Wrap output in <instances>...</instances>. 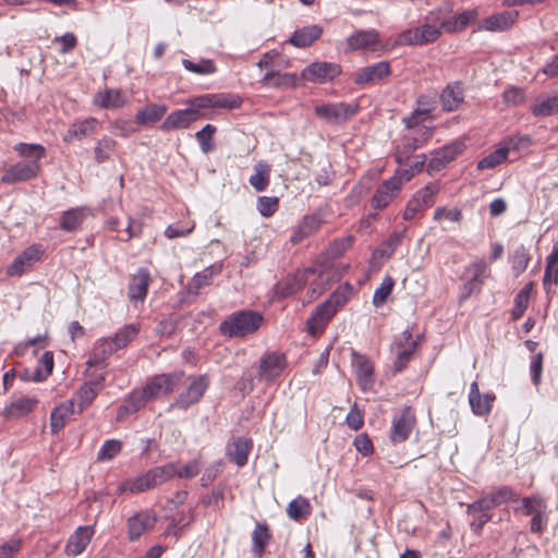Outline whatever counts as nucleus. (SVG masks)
Segmentation results:
<instances>
[{
	"label": "nucleus",
	"mask_w": 558,
	"mask_h": 558,
	"mask_svg": "<svg viewBox=\"0 0 558 558\" xmlns=\"http://www.w3.org/2000/svg\"><path fill=\"white\" fill-rule=\"evenodd\" d=\"M242 99L229 94H204L191 98L187 107L170 112L160 124L165 133L173 130L187 129L195 121L203 118H210L209 110L215 108L233 109L240 107Z\"/></svg>",
	"instance_id": "nucleus-1"
},
{
	"label": "nucleus",
	"mask_w": 558,
	"mask_h": 558,
	"mask_svg": "<svg viewBox=\"0 0 558 558\" xmlns=\"http://www.w3.org/2000/svg\"><path fill=\"white\" fill-rule=\"evenodd\" d=\"M349 286L337 289L328 300L319 304L307 319V330L311 335L322 331L327 322L348 302Z\"/></svg>",
	"instance_id": "nucleus-2"
},
{
	"label": "nucleus",
	"mask_w": 558,
	"mask_h": 558,
	"mask_svg": "<svg viewBox=\"0 0 558 558\" xmlns=\"http://www.w3.org/2000/svg\"><path fill=\"white\" fill-rule=\"evenodd\" d=\"M278 57L276 51L266 52L262 59L256 62L258 82L268 87H293L296 84V76L292 73H282L278 70L275 59Z\"/></svg>",
	"instance_id": "nucleus-3"
},
{
	"label": "nucleus",
	"mask_w": 558,
	"mask_h": 558,
	"mask_svg": "<svg viewBox=\"0 0 558 558\" xmlns=\"http://www.w3.org/2000/svg\"><path fill=\"white\" fill-rule=\"evenodd\" d=\"M490 267L484 258H476L470 263L462 274L463 287L461 299L465 300L473 293L480 292L485 280L490 277Z\"/></svg>",
	"instance_id": "nucleus-4"
},
{
	"label": "nucleus",
	"mask_w": 558,
	"mask_h": 558,
	"mask_svg": "<svg viewBox=\"0 0 558 558\" xmlns=\"http://www.w3.org/2000/svg\"><path fill=\"white\" fill-rule=\"evenodd\" d=\"M413 177L409 170L397 171L395 175L385 180L375 191L372 197V206L376 209H384L397 196L402 184Z\"/></svg>",
	"instance_id": "nucleus-5"
},
{
	"label": "nucleus",
	"mask_w": 558,
	"mask_h": 558,
	"mask_svg": "<svg viewBox=\"0 0 558 558\" xmlns=\"http://www.w3.org/2000/svg\"><path fill=\"white\" fill-rule=\"evenodd\" d=\"M186 388L179 393L171 408L186 410L197 403L209 386L207 375H192L187 377Z\"/></svg>",
	"instance_id": "nucleus-6"
},
{
	"label": "nucleus",
	"mask_w": 558,
	"mask_h": 558,
	"mask_svg": "<svg viewBox=\"0 0 558 558\" xmlns=\"http://www.w3.org/2000/svg\"><path fill=\"white\" fill-rule=\"evenodd\" d=\"M416 417L411 407H404L395 413L391 421L390 440L393 444H401L408 440L414 426Z\"/></svg>",
	"instance_id": "nucleus-7"
},
{
	"label": "nucleus",
	"mask_w": 558,
	"mask_h": 558,
	"mask_svg": "<svg viewBox=\"0 0 558 558\" xmlns=\"http://www.w3.org/2000/svg\"><path fill=\"white\" fill-rule=\"evenodd\" d=\"M354 104H323L315 107V114L329 124H341L357 112Z\"/></svg>",
	"instance_id": "nucleus-8"
},
{
	"label": "nucleus",
	"mask_w": 558,
	"mask_h": 558,
	"mask_svg": "<svg viewBox=\"0 0 558 558\" xmlns=\"http://www.w3.org/2000/svg\"><path fill=\"white\" fill-rule=\"evenodd\" d=\"M183 375L184 373L182 371L156 375L143 387L144 395H146L149 400L167 395L174 390L182 380Z\"/></svg>",
	"instance_id": "nucleus-9"
},
{
	"label": "nucleus",
	"mask_w": 558,
	"mask_h": 558,
	"mask_svg": "<svg viewBox=\"0 0 558 558\" xmlns=\"http://www.w3.org/2000/svg\"><path fill=\"white\" fill-rule=\"evenodd\" d=\"M40 169V163H36L35 160L19 161L4 171L0 182L7 185L26 182L36 178Z\"/></svg>",
	"instance_id": "nucleus-10"
},
{
	"label": "nucleus",
	"mask_w": 558,
	"mask_h": 558,
	"mask_svg": "<svg viewBox=\"0 0 558 558\" xmlns=\"http://www.w3.org/2000/svg\"><path fill=\"white\" fill-rule=\"evenodd\" d=\"M441 24L439 26L425 23L420 27L408 29L400 34L398 41L410 46H423L436 41L441 35Z\"/></svg>",
	"instance_id": "nucleus-11"
},
{
	"label": "nucleus",
	"mask_w": 558,
	"mask_h": 558,
	"mask_svg": "<svg viewBox=\"0 0 558 558\" xmlns=\"http://www.w3.org/2000/svg\"><path fill=\"white\" fill-rule=\"evenodd\" d=\"M393 347L396 351L393 371L401 372L411 361L416 350L417 342L413 339L412 332L405 329L398 338H396Z\"/></svg>",
	"instance_id": "nucleus-12"
},
{
	"label": "nucleus",
	"mask_w": 558,
	"mask_h": 558,
	"mask_svg": "<svg viewBox=\"0 0 558 558\" xmlns=\"http://www.w3.org/2000/svg\"><path fill=\"white\" fill-rule=\"evenodd\" d=\"M341 73V66L333 62H313L303 69L301 75L312 83H326L332 81Z\"/></svg>",
	"instance_id": "nucleus-13"
},
{
	"label": "nucleus",
	"mask_w": 558,
	"mask_h": 558,
	"mask_svg": "<svg viewBox=\"0 0 558 558\" xmlns=\"http://www.w3.org/2000/svg\"><path fill=\"white\" fill-rule=\"evenodd\" d=\"M438 189L435 185H426L417 191L408 202L403 213L404 220H412L422 214L427 207L432 206Z\"/></svg>",
	"instance_id": "nucleus-14"
},
{
	"label": "nucleus",
	"mask_w": 558,
	"mask_h": 558,
	"mask_svg": "<svg viewBox=\"0 0 558 558\" xmlns=\"http://www.w3.org/2000/svg\"><path fill=\"white\" fill-rule=\"evenodd\" d=\"M105 375L99 374L94 376L88 381L84 383L76 393L74 395V404L77 403V412L82 413L87 409L95 398L98 396L100 390L104 388Z\"/></svg>",
	"instance_id": "nucleus-15"
},
{
	"label": "nucleus",
	"mask_w": 558,
	"mask_h": 558,
	"mask_svg": "<svg viewBox=\"0 0 558 558\" xmlns=\"http://www.w3.org/2000/svg\"><path fill=\"white\" fill-rule=\"evenodd\" d=\"M418 132V136L405 135L402 137L401 144L396 150V161L398 163L405 162L433 135V129L427 126H422Z\"/></svg>",
	"instance_id": "nucleus-16"
},
{
	"label": "nucleus",
	"mask_w": 558,
	"mask_h": 558,
	"mask_svg": "<svg viewBox=\"0 0 558 558\" xmlns=\"http://www.w3.org/2000/svg\"><path fill=\"white\" fill-rule=\"evenodd\" d=\"M40 245L33 244L19 254L7 268V275L10 277L21 276L25 269L38 262L43 256Z\"/></svg>",
	"instance_id": "nucleus-17"
},
{
	"label": "nucleus",
	"mask_w": 558,
	"mask_h": 558,
	"mask_svg": "<svg viewBox=\"0 0 558 558\" xmlns=\"http://www.w3.org/2000/svg\"><path fill=\"white\" fill-rule=\"evenodd\" d=\"M150 281L149 270L143 267L138 268L129 283L128 295L130 301L134 304L143 303L146 299Z\"/></svg>",
	"instance_id": "nucleus-18"
},
{
	"label": "nucleus",
	"mask_w": 558,
	"mask_h": 558,
	"mask_svg": "<svg viewBox=\"0 0 558 558\" xmlns=\"http://www.w3.org/2000/svg\"><path fill=\"white\" fill-rule=\"evenodd\" d=\"M157 517L149 511H141L128 520V537L130 541L140 538L145 532L154 527Z\"/></svg>",
	"instance_id": "nucleus-19"
},
{
	"label": "nucleus",
	"mask_w": 558,
	"mask_h": 558,
	"mask_svg": "<svg viewBox=\"0 0 558 558\" xmlns=\"http://www.w3.org/2000/svg\"><path fill=\"white\" fill-rule=\"evenodd\" d=\"M391 73L388 61H378L367 65L355 75L354 83L357 85L373 84L383 81Z\"/></svg>",
	"instance_id": "nucleus-20"
},
{
	"label": "nucleus",
	"mask_w": 558,
	"mask_h": 558,
	"mask_svg": "<svg viewBox=\"0 0 558 558\" xmlns=\"http://www.w3.org/2000/svg\"><path fill=\"white\" fill-rule=\"evenodd\" d=\"M356 383L363 391H368L375 384L374 364L365 355H355L353 360Z\"/></svg>",
	"instance_id": "nucleus-21"
},
{
	"label": "nucleus",
	"mask_w": 558,
	"mask_h": 558,
	"mask_svg": "<svg viewBox=\"0 0 558 558\" xmlns=\"http://www.w3.org/2000/svg\"><path fill=\"white\" fill-rule=\"evenodd\" d=\"M93 104L101 109H119L129 104V97L118 88H105L95 94Z\"/></svg>",
	"instance_id": "nucleus-22"
},
{
	"label": "nucleus",
	"mask_w": 558,
	"mask_h": 558,
	"mask_svg": "<svg viewBox=\"0 0 558 558\" xmlns=\"http://www.w3.org/2000/svg\"><path fill=\"white\" fill-rule=\"evenodd\" d=\"M94 535L92 525L78 526L69 537L66 543V553L72 556L81 555L89 544Z\"/></svg>",
	"instance_id": "nucleus-23"
},
{
	"label": "nucleus",
	"mask_w": 558,
	"mask_h": 558,
	"mask_svg": "<svg viewBox=\"0 0 558 558\" xmlns=\"http://www.w3.org/2000/svg\"><path fill=\"white\" fill-rule=\"evenodd\" d=\"M284 367V355L280 353H270L260 359L258 374L260 377L271 380L279 376Z\"/></svg>",
	"instance_id": "nucleus-24"
},
{
	"label": "nucleus",
	"mask_w": 558,
	"mask_h": 558,
	"mask_svg": "<svg viewBox=\"0 0 558 558\" xmlns=\"http://www.w3.org/2000/svg\"><path fill=\"white\" fill-rule=\"evenodd\" d=\"M222 270L220 263H215L199 272H196L186 286V291L190 294L198 295L199 290L211 283L213 278L218 276Z\"/></svg>",
	"instance_id": "nucleus-25"
},
{
	"label": "nucleus",
	"mask_w": 558,
	"mask_h": 558,
	"mask_svg": "<svg viewBox=\"0 0 558 558\" xmlns=\"http://www.w3.org/2000/svg\"><path fill=\"white\" fill-rule=\"evenodd\" d=\"M99 122L96 118L89 117L72 123L63 136L64 142L82 141L96 132Z\"/></svg>",
	"instance_id": "nucleus-26"
},
{
	"label": "nucleus",
	"mask_w": 558,
	"mask_h": 558,
	"mask_svg": "<svg viewBox=\"0 0 558 558\" xmlns=\"http://www.w3.org/2000/svg\"><path fill=\"white\" fill-rule=\"evenodd\" d=\"M323 34V27L318 24L306 25L293 32L289 43L296 48H306L317 40Z\"/></svg>",
	"instance_id": "nucleus-27"
},
{
	"label": "nucleus",
	"mask_w": 558,
	"mask_h": 558,
	"mask_svg": "<svg viewBox=\"0 0 558 558\" xmlns=\"http://www.w3.org/2000/svg\"><path fill=\"white\" fill-rule=\"evenodd\" d=\"M323 219L319 213L305 216L294 229L290 241L293 244L302 242L304 239L313 234L322 225Z\"/></svg>",
	"instance_id": "nucleus-28"
},
{
	"label": "nucleus",
	"mask_w": 558,
	"mask_h": 558,
	"mask_svg": "<svg viewBox=\"0 0 558 558\" xmlns=\"http://www.w3.org/2000/svg\"><path fill=\"white\" fill-rule=\"evenodd\" d=\"M167 111L168 106L166 104H147L137 110L135 122L141 126L157 123L163 118Z\"/></svg>",
	"instance_id": "nucleus-29"
},
{
	"label": "nucleus",
	"mask_w": 558,
	"mask_h": 558,
	"mask_svg": "<svg viewBox=\"0 0 558 558\" xmlns=\"http://www.w3.org/2000/svg\"><path fill=\"white\" fill-rule=\"evenodd\" d=\"M518 17V12L504 11L482 21L481 28L489 32H504L510 28Z\"/></svg>",
	"instance_id": "nucleus-30"
},
{
	"label": "nucleus",
	"mask_w": 558,
	"mask_h": 558,
	"mask_svg": "<svg viewBox=\"0 0 558 558\" xmlns=\"http://www.w3.org/2000/svg\"><path fill=\"white\" fill-rule=\"evenodd\" d=\"M252 547L251 551L254 557L262 558L265 554L266 547L269 545L272 535L266 523L257 522L251 535Z\"/></svg>",
	"instance_id": "nucleus-31"
},
{
	"label": "nucleus",
	"mask_w": 558,
	"mask_h": 558,
	"mask_svg": "<svg viewBox=\"0 0 558 558\" xmlns=\"http://www.w3.org/2000/svg\"><path fill=\"white\" fill-rule=\"evenodd\" d=\"M90 214V208L86 206L71 208L62 214L60 228L68 232L75 231Z\"/></svg>",
	"instance_id": "nucleus-32"
},
{
	"label": "nucleus",
	"mask_w": 558,
	"mask_h": 558,
	"mask_svg": "<svg viewBox=\"0 0 558 558\" xmlns=\"http://www.w3.org/2000/svg\"><path fill=\"white\" fill-rule=\"evenodd\" d=\"M74 400H68L57 405L50 413L51 433L58 434L74 414Z\"/></svg>",
	"instance_id": "nucleus-33"
},
{
	"label": "nucleus",
	"mask_w": 558,
	"mask_h": 558,
	"mask_svg": "<svg viewBox=\"0 0 558 558\" xmlns=\"http://www.w3.org/2000/svg\"><path fill=\"white\" fill-rule=\"evenodd\" d=\"M463 99V88L458 82L447 85L440 94V101L445 111L457 110Z\"/></svg>",
	"instance_id": "nucleus-34"
},
{
	"label": "nucleus",
	"mask_w": 558,
	"mask_h": 558,
	"mask_svg": "<svg viewBox=\"0 0 558 558\" xmlns=\"http://www.w3.org/2000/svg\"><path fill=\"white\" fill-rule=\"evenodd\" d=\"M37 404L38 400L34 397H20L4 408L3 414L7 418L25 416L31 413Z\"/></svg>",
	"instance_id": "nucleus-35"
},
{
	"label": "nucleus",
	"mask_w": 558,
	"mask_h": 558,
	"mask_svg": "<svg viewBox=\"0 0 558 558\" xmlns=\"http://www.w3.org/2000/svg\"><path fill=\"white\" fill-rule=\"evenodd\" d=\"M478 12L476 9H469L459 14L453 15L451 19L441 22V27L445 32L456 33L464 29L470 23L476 20Z\"/></svg>",
	"instance_id": "nucleus-36"
},
{
	"label": "nucleus",
	"mask_w": 558,
	"mask_h": 558,
	"mask_svg": "<svg viewBox=\"0 0 558 558\" xmlns=\"http://www.w3.org/2000/svg\"><path fill=\"white\" fill-rule=\"evenodd\" d=\"M308 272L313 274L314 270L308 268L304 271L288 276L283 281L278 283V293L283 298L296 293L305 284L307 280L306 275Z\"/></svg>",
	"instance_id": "nucleus-37"
},
{
	"label": "nucleus",
	"mask_w": 558,
	"mask_h": 558,
	"mask_svg": "<svg viewBox=\"0 0 558 558\" xmlns=\"http://www.w3.org/2000/svg\"><path fill=\"white\" fill-rule=\"evenodd\" d=\"M222 336L233 338L244 336V310L229 316L219 326Z\"/></svg>",
	"instance_id": "nucleus-38"
},
{
	"label": "nucleus",
	"mask_w": 558,
	"mask_h": 558,
	"mask_svg": "<svg viewBox=\"0 0 558 558\" xmlns=\"http://www.w3.org/2000/svg\"><path fill=\"white\" fill-rule=\"evenodd\" d=\"M153 489L147 472L144 474L126 478L121 482L117 488L118 494H141Z\"/></svg>",
	"instance_id": "nucleus-39"
},
{
	"label": "nucleus",
	"mask_w": 558,
	"mask_h": 558,
	"mask_svg": "<svg viewBox=\"0 0 558 558\" xmlns=\"http://www.w3.org/2000/svg\"><path fill=\"white\" fill-rule=\"evenodd\" d=\"M403 239V232H392L386 240H384L378 247L373 252L372 259H388L396 250L400 246Z\"/></svg>",
	"instance_id": "nucleus-40"
},
{
	"label": "nucleus",
	"mask_w": 558,
	"mask_h": 558,
	"mask_svg": "<svg viewBox=\"0 0 558 558\" xmlns=\"http://www.w3.org/2000/svg\"><path fill=\"white\" fill-rule=\"evenodd\" d=\"M534 117H549L558 112V95L539 96L531 106Z\"/></svg>",
	"instance_id": "nucleus-41"
},
{
	"label": "nucleus",
	"mask_w": 558,
	"mask_h": 558,
	"mask_svg": "<svg viewBox=\"0 0 558 558\" xmlns=\"http://www.w3.org/2000/svg\"><path fill=\"white\" fill-rule=\"evenodd\" d=\"M248 182L256 192L265 191L270 182V166L264 161L256 163L254 173L250 177Z\"/></svg>",
	"instance_id": "nucleus-42"
},
{
	"label": "nucleus",
	"mask_w": 558,
	"mask_h": 558,
	"mask_svg": "<svg viewBox=\"0 0 558 558\" xmlns=\"http://www.w3.org/2000/svg\"><path fill=\"white\" fill-rule=\"evenodd\" d=\"M378 43V33L375 29L357 31L348 38L351 49L373 47Z\"/></svg>",
	"instance_id": "nucleus-43"
},
{
	"label": "nucleus",
	"mask_w": 558,
	"mask_h": 558,
	"mask_svg": "<svg viewBox=\"0 0 558 558\" xmlns=\"http://www.w3.org/2000/svg\"><path fill=\"white\" fill-rule=\"evenodd\" d=\"M177 473V465L172 462L167 463L165 465L155 466L147 471L151 487L155 488L156 486L166 483L170 481L172 477L175 476Z\"/></svg>",
	"instance_id": "nucleus-44"
},
{
	"label": "nucleus",
	"mask_w": 558,
	"mask_h": 558,
	"mask_svg": "<svg viewBox=\"0 0 558 558\" xmlns=\"http://www.w3.org/2000/svg\"><path fill=\"white\" fill-rule=\"evenodd\" d=\"M543 283L545 288L551 283L558 284V243L553 246L550 254L546 258Z\"/></svg>",
	"instance_id": "nucleus-45"
},
{
	"label": "nucleus",
	"mask_w": 558,
	"mask_h": 558,
	"mask_svg": "<svg viewBox=\"0 0 558 558\" xmlns=\"http://www.w3.org/2000/svg\"><path fill=\"white\" fill-rule=\"evenodd\" d=\"M13 149L23 158L35 160L40 163V159L46 155V148L40 144L17 143Z\"/></svg>",
	"instance_id": "nucleus-46"
},
{
	"label": "nucleus",
	"mask_w": 558,
	"mask_h": 558,
	"mask_svg": "<svg viewBox=\"0 0 558 558\" xmlns=\"http://www.w3.org/2000/svg\"><path fill=\"white\" fill-rule=\"evenodd\" d=\"M182 65L186 71L198 75H209L217 71V66L211 59H199L197 61L183 59Z\"/></svg>",
	"instance_id": "nucleus-47"
},
{
	"label": "nucleus",
	"mask_w": 558,
	"mask_h": 558,
	"mask_svg": "<svg viewBox=\"0 0 558 558\" xmlns=\"http://www.w3.org/2000/svg\"><path fill=\"white\" fill-rule=\"evenodd\" d=\"M310 512V501L302 496L291 500L287 508L288 517L294 521H299L300 519L308 515Z\"/></svg>",
	"instance_id": "nucleus-48"
},
{
	"label": "nucleus",
	"mask_w": 558,
	"mask_h": 558,
	"mask_svg": "<svg viewBox=\"0 0 558 558\" xmlns=\"http://www.w3.org/2000/svg\"><path fill=\"white\" fill-rule=\"evenodd\" d=\"M226 452L228 458L236 463L239 466L244 465V438L232 437L227 444Z\"/></svg>",
	"instance_id": "nucleus-49"
},
{
	"label": "nucleus",
	"mask_w": 558,
	"mask_h": 558,
	"mask_svg": "<svg viewBox=\"0 0 558 558\" xmlns=\"http://www.w3.org/2000/svg\"><path fill=\"white\" fill-rule=\"evenodd\" d=\"M117 146V142L109 137L104 136L101 140L97 142L95 147V160L97 163H102L111 157L114 153Z\"/></svg>",
	"instance_id": "nucleus-50"
},
{
	"label": "nucleus",
	"mask_w": 558,
	"mask_h": 558,
	"mask_svg": "<svg viewBox=\"0 0 558 558\" xmlns=\"http://www.w3.org/2000/svg\"><path fill=\"white\" fill-rule=\"evenodd\" d=\"M487 497L493 508L509 501H515L518 499V495L509 486H501L497 489H494L487 494Z\"/></svg>",
	"instance_id": "nucleus-51"
},
{
	"label": "nucleus",
	"mask_w": 558,
	"mask_h": 558,
	"mask_svg": "<svg viewBox=\"0 0 558 558\" xmlns=\"http://www.w3.org/2000/svg\"><path fill=\"white\" fill-rule=\"evenodd\" d=\"M53 369V353L47 351L43 354L40 360L38 361V365L34 372L32 379L34 381H43L45 380Z\"/></svg>",
	"instance_id": "nucleus-52"
},
{
	"label": "nucleus",
	"mask_w": 558,
	"mask_h": 558,
	"mask_svg": "<svg viewBox=\"0 0 558 558\" xmlns=\"http://www.w3.org/2000/svg\"><path fill=\"white\" fill-rule=\"evenodd\" d=\"M495 400L494 395L484 393L469 399V403L472 412L475 415L484 416L487 415L492 411L493 401Z\"/></svg>",
	"instance_id": "nucleus-53"
},
{
	"label": "nucleus",
	"mask_w": 558,
	"mask_h": 558,
	"mask_svg": "<svg viewBox=\"0 0 558 558\" xmlns=\"http://www.w3.org/2000/svg\"><path fill=\"white\" fill-rule=\"evenodd\" d=\"M511 267L515 276L521 275L530 262L529 250L524 245L518 246L511 256Z\"/></svg>",
	"instance_id": "nucleus-54"
},
{
	"label": "nucleus",
	"mask_w": 558,
	"mask_h": 558,
	"mask_svg": "<svg viewBox=\"0 0 558 558\" xmlns=\"http://www.w3.org/2000/svg\"><path fill=\"white\" fill-rule=\"evenodd\" d=\"M140 326L135 324L125 325L112 337L118 349L125 348L138 333Z\"/></svg>",
	"instance_id": "nucleus-55"
},
{
	"label": "nucleus",
	"mask_w": 558,
	"mask_h": 558,
	"mask_svg": "<svg viewBox=\"0 0 558 558\" xmlns=\"http://www.w3.org/2000/svg\"><path fill=\"white\" fill-rule=\"evenodd\" d=\"M118 350L119 349L114 343L112 337L98 339L93 348V351L95 352L97 359L102 360L104 362Z\"/></svg>",
	"instance_id": "nucleus-56"
},
{
	"label": "nucleus",
	"mask_w": 558,
	"mask_h": 558,
	"mask_svg": "<svg viewBox=\"0 0 558 558\" xmlns=\"http://www.w3.org/2000/svg\"><path fill=\"white\" fill-rule=\"evenodd\" d=\"M507 148L500 146L489 155L485 156L477 162L478 170L493 169L496 166L500 165L502 161L507 159Z\"/></svg>",
	"instance_id": "nucleus-57"
},
{
	"label": "nucleus",
	"mask_w": 558,
	"mask_h": 558,
	"mask_svg": "<svg viewBox=\"0 0 558 558\" xmlns=\"http://www.w3.org/2000/svg\"><path fill=\"white\" fill-rule=\"evenodd\" d=\"M216 130L215 125L206 124L195 133L196 141L204 154H208L214 148L213 136L216 133Z\"/></svg>",
	"instance_id": "nucleus-58"
},
{
	"label": "nucleus",
	"mask_w": 558,
	"mask_h": 558,
	"mask_svg": "<svg viewBox=\"0 0 558 558\" xmlns=\"http://www.w3.org/2000/svg\"><path fill=\"white\" fill-rule=\"evenodd\" d=\"M461 151V143L448 145L438 153V156L432 160V163H437V168L445 167V165L453 160Z\"/></svg>",
	"instance_id": "nucleus-59"
},
{
	"label": "nucleus",
	"mask_w": 558,
	"mask_h": 558,
	"mask_svg": "<svg viewBox=\"0 0 558 558\" xmlns=\"http://www.w3.org/2000/svg\"><path fill=\"white\" fill-rule=\"evenodd\" d=\"M530 289L531 284L520 290V292L514 298V306L511 311V317L513 320L520 319L525 310L529 306V299H530Z\"/></svg>",
	"instance_id": "nucleus-60"
},
{
	"label": "nucleus",
	"mask_w": 558,
	"mask_h": 558,
	"mask_svg": "<svg viewBox=\"0 0 558 558\" xmlns=\"http://www.w3.org/2000/svg\"><path fill=\"white\" fill-rule=\"evenodd\" d=\"M395 281L391 277L387 276L383 279L380 286L375 290L373 295V304L376 307L384 305L391 293Z\"/></svg>",
	"instance_id": "nucleus-61"
},
{
	"label": "nucleus",
	"mask_w": 558,
	"mask_h": 558,
	"mask_svg": "<svg viewBox=\"0 0 558 558\" xmlns=\"http://www.w3.org/2000/svg\"><path fill=\"white\" fill-rule=\"evenodd\" d=\"M279 207V198L276 196H258L256 201L257 211L263 217H271Z\"/></svg>",
	"instance_id": "nucleus-62"
},
{
	"label": "nucleus",
	"mask_w": 558,
	"mask_h": 558,
	"mask_svg": "<svg viewBox=\"0 0 558 558\" xmlns=\"http://www.w3.org/2000/svg\"><path fill=\"white\" fill-rule=\"evenodd\" d=\"M122 449V442L117 439L106 440L100 447L97 459L99 461H109L113 459Z\"/></svg>",
	"instance_id": "nucleus-63"
},
{
	"label": "nucleus",
	"mask_w": 558,
	"mask_h": 558,
	"mask_svg": "<svg viewBox=\"0 0 558 558\" xmlns=\"http://www.w3.org/2000/svg\"><path fill=\"white\" fill-rule=\"evenodd\" d=\"M433 107H416L409 117L403 119L407 129H414L422 122V117L429 114Z\"/></svg>",
	"instance_id": "nucleus-64"
}]
</instances>
